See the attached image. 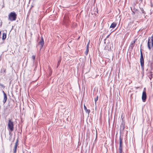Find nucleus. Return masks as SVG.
I'll return each instance as SVG.
<instances>
[{
	"mask_svg": "<svg viewBox=\"0 0 153 153\" xmlns=\"http://www.w3.org/2000/svg\"><path fill=\"white\" fill-rule=\"evenodd\" d=\"M23 153H24L23 152Z\"/></svg>",
	"mask_w": 153,
	"mask_h": 153,
	"instance_id": "28",
	"label": "nucleus"
},
{
	"mask_svg": "<svg viewBox=\"0 0 153 153\" xmlns=\"http://www.w3.org/2000/svg\"><path fill=\"white\" fill-rule=\"evenodd\" d=\"M141 10L143 13L144 14L146 13L144 11L143 9V8L141 9Z\"/></svg>",
	"mask_w": 153,
	"mask_h": 153,
	"instance_id": "23",
	"label": "nucleus"
},
{
	"mask_svg": "<svg viewBox=\"0 0 153 153\" xmlns=\"http://www.w3.org/2000/svg\"><path fill=\"white\" fill-rule=\"evenodd\" d=\"M98 96H97L94 99V100H95V103L96 104V102L98 100Z\"/></svg>",
	"mask_w": 153,
	"mask_h": 153,
	"instance_id": "21",
	"label": "nucleus"
},
{
	"mask_svg": "<svg viewBox=\"0 0 153 153\" xmlns=\"http://www.w3.org/2000/svg\"><path fill=\"white\" fill-rule=\"evenodd\" d=\"M88 44L87 45V48L85 51L86 54H87L88 52Z\"/></svg>",
	"mask_w": 153,
	"mask_h": 153,
	"instance_id": "18",
	"label": "nucleus"
},
{
	"mask_svg": "<svg viewBox=\"0 0 153 153\" xmlns=\"http://www.w3.org/2000/svg\"><path fill=\"white\" fill-rule=\"evenodd\" d=\"M151 40L149 38L148 42V46L149 50H150L153 46V34L151 37Z\"/></svg>",
	"mask_w": 153,
	"mask_h": 153,
	"instance_id": "3",
	"label": "nucleus"
},
{
	"mask_svg": "<svg viewBox=\"0 0 153 153\" xmlns=\"http://www.w3.org/2000/svg\"><path fill=\"white\" fill-rule=\"evenodd\" d=\"M125 124L124 123H123L121 124L120 127V130H123L125 128Z\"/></svg>",
	"mask_w": 153,
	"mask_h": 153,
	"instance_id": "13",
	"label": "nucleus"
},
{
	"mask_svg": "<svg viewBox=\"0 0 153 153\" xmlns=\"http://www.w3.org/2000/svg\"><path fill=\"white\" fill-rule=\"evenodd\" d=\"M61 59H60L58 61V62H57V67L58 68L59 66V65H60V62H61Z\"/></svg>",
	"mask_w": 153,
	"mask_h": 153,
	"instance_id": "19",
	"label": "nucleus"
},
{
	"mask_svg": "<svg viewBox=\"0 0 153 153\" xmlns=\"http://www.w3.org/2000/svg\"><path fill=\"white\" fill-rule=\"evenodd\" d=\"M2 92L3 93L4 95V94H6L3 90H2Z\"/></svg>",
	"mask_w": 153,
	"mask_h": 153,
	"instance_id": "26",
	"label": "nucleus"
},
{
	"mask_svg": "<svg viewBox=\"0 0 153 153\" xmlns=\"http://www.w3.org/2000/svg\"><path fill=\"white\" fill-rule=\"evenodd\" d=\"M140 62L141 68L143 70L144 68V60L143 53L141 49L140 51Z\"/></svg>",
	"mask_w": 153,
	"mask_h": 153,
	"instance_id": "2",
	"label": "nucleus"
},
{
	"mask_svg": "<svg viewBox=\"0 0 153 153\" xmlns=\"http://www.w3.org/2000/svg\"><path fill=\"white\" fill-rule=\"evenodd\" d=\"M41 40L38 43V45L40 44L41 45L40 49V50L42 48L44 45V41L43 37L41 36Z\"/></svg>",
	"mask_w": 153,
	"mask_h": 153,
	"instance_id": "6",
	"label": "nucleus"
},
{
	"mask_svg": "<svg viewBox=\"0 0 153 153\" xmlns=\"http://www.w3.org/2000/svg\"><path fill=\"white\" fill-rule=\"evenodd\" d=\"M7 100V96L6 94H4V99L3 101V103L4 104L6 102Z\"/></svg>",
	"mask_w": 153,
	"mask_h": 153,
	"instance_id": "11",
	"label": "nucleus"
},
{
	"mask_svg": "<svg viewBox=\"0 0 153 153\" xmlns=\"http://www.w3.org/2000/svg\"><path fill=\"white\" fill-rule=\"evenodd\" d=\"M135 41L133 42L130 45V47L132 49L133 48V47L134 46V44L135 43Z\"/></svg>",
	"mask_w": 153,
	"mask_h": 153,
	"instance_id": "17",
	"label": "nucleus"
},
{
	"mask_svg": "<svg viewBox=\"0 0 153 153\" xmlns=\"http://www.w3.org/2000/svg\"><path fill=\"white\" fill-rule=\"evenodd\" d=\"M8 126L10 130L12 131L14 129V124L13 122L10 120L8 121Z\"/></svg>",
	"mask_w": 153,
	"mask_h": 153,
	"instance_id": "4",
	"label": "nucleus"
},
{
	"mask_svg": "<svg viewBox=\"0 0 153 153\" xmlns=\"http://www.w3.org/2000/svg\"><path fill=\"white\" fill-rule=\"evenodd\" d=\"M63 22L66 25H67V24L69 22V18L67 16L65 15L64 17Z\"/></svg>",
	"mask_w": 153,
	"mask_h": 153,
	"instance_id": "7",
	"label": "nucleus"
},
{
	"mask_svg": "<svg viewBox=\"0 0 153 153\" xmlns=\"http://www.w3.org/2000/svg\"><path fill=\"white\" fill-rule=\"evenodd\" d=\"M117 23L115 22H113L111 24L110 27V28H114L117 25Z\"/></svg>",
	"mask_w": 153,
	"mask_h": 153,
	"instance_id": "10",
	"label": "nucleus"
},
{
	"mask_svg": "<svg viewBox=\"0 0 153 153\" xmlns=\"http://www.w3.org/2000/svg\"><path fill=\"white\" fill-rule=\"evenodd\" d=\"M109 36V35H108V36H107V37H108Z\"/></svg>",
	"mask_w": 153,
	"mask_h": 153,
	"instance_id": "27",
	"label": "nucleus"
},
{
	"mask_svg": "<svg viewBox=\"0 0 153 153\" xmlns=\"http://www.w3.org/2000/svg\"><path fill=\"white\" fill-rule=\"evenodd\" d=\"M152 75H153V74H152V72H150L148 74V77H149V78L151 80L152 79V78L153 77Z\"/></svg>",
	"mask_w": 153,
	"mask_h": 153,
	"instance_id": "14",
	"label": "nucleus"
},
{
	"mask_svg": "<svg viewBox=\"0 0 153 153\" xmlns=\"http://www.w3.org/2000/svg\"><path fill=\"white\" fill-rule=\"evenodd\" d=\"M84 108L86 113H88V114L90 112V110L89 109H87L86 106H85V104L84 105Z\"/></svg>",
	"mask_w": 153,
	"mask_h": 153,
	"instance_id": "12",
	"label": "nucleus"
},
{
	"mask_svg": "<svg viewBox=\"0 0 153 153\" xmlns=\"http://www.w3.org/2000/svg\"><path fill=\"white\" fill-rule=\"evenodd\" d=\"M18 145V140H16V143H15V146L17 147Z\"/></svg>",
	"mask_w": 153,
	"mask_h": 153,
	"instance_id": "22",
	"label": "nucleus"
},
{
	"mask_svg": "<svg viewBox=\"0 0 153 153\" xmlns=\"http://www.w3.org/2000/svg\"><path fill=\"white\" fill-rule=\"evenodd\" d=\"M122 149H119V153H122Z\"/></svg>",
	"mask_w": 153,
	"mask_h": 153,
	"instance_id": "25",
	"label": "nucleus"
},
{
	"mask_svg": "<svg viewBox=\"0 0 153 153\" xmlns=\"http://www.w3.org/2000/svg\"><path fill=\"white\" fill-rule=\"evenodd\" d=\"M17 146H15L14 147V152H13V153H16V150H17Z\"/></svg>",
	"mask_w": 153,
	"mask_h": 153,
	"instance_id": "20",
	"label": "nucleus"
},
{
	"mask_svg": "<svg viewBox=\"0 0 153 153\" xmlns=\"http://www.w3.org/2000/svg\"><path fill=\"white\" fill-rule=\"evenodd\" d=\"M147 97L145 91H143V92L142 97V100L143 102H145L146 100Z\"/></svg>",
	"mask_w": 153,
	"mask_h": 153,
	"instance_id": "5",
	"label": "nucleus"
},
{
	"mask_svg": "<svg viewBox=\"0 0 153 153\" xmlns=\"http://www.w3.org/2000/svg\"><path fill=\"white\" fill-rule=\"evenodd\" d=\"M36 56L35 55H33L32 56V58L33 60H34L35 59Z\"/></svg>",
	"mask_w": 153,
	"mask_h": 153,
	"instance_id": "24",
	"label": "nucleus"
},
{
	"mask_svg": "<svg viewBox=\"0 0 153 153\" xmlns=\"http://www.w3.org/2000/svg\"><path fill=\"white\" fill-rule=\"evenodd\" d=\"M120 140V146L119 147V149H122V139L121 138V135L119 137Z\"/></svg>",
	"mask_w": 153,
	"mask_h": 153,
	"instance_id": "8",
	"label": "nucleus"
},
{
	"mask_svg": "<svg viewBox=\"0 0 153 153\" xmlns=\"http://www.w3.org/2000/svg\"><path fill=\"white\" fill-rule=\"evenodd\" d=\"M1 72L3 74L5 75L6 73L5 70L4 68L2 69L1 70Z\"/></svg>",
	"mask_w": 153,
	"mask_h": 153,
	"instance_id": "16",
	"label": "nucleus"
},
{
	"mask_svg": "<svg viewBox=\"0 0 153 153\" xmlns=\"http://www.w3.org/2000/svg\"><path fill=\"white\" fill-rule=\"evenodd\" d=\"M6 37V33H3L2 34V39L3 40H4Z\"/></svg>",
	"mask_w": 153,
	"mask_h": 153,
	"instance_id": "15",
	"label": "nucleus"
},
{
	"mask_svg": "<svg viewBox=\"0 0 153 153\" xmlns=\"http://www.w3.org/2000/svg\"><path fill=\"white\" fill-rule=\"evenodd\" d=\"M17 17V14L14 12H11L8 16L9 19L11 21L16 20Z\"/></svg>",
	"mask_w": 153,
	"mask_h": 153,
	"instance_id": "1",
	"label": "nucleus"
},
{
	"mask_svg": "<svg viewBox=\"0 0 153 153\" xmlns=\"http://www.w3.org/2000/svg\"><path fill=\"white\" fill-rule=\"evenodd\" d=\"M131 10H132L133 14H136L137 16L138 15V12L137 9L134 8L133 10H132L131 8Z\"/></svg>",
	"mask_w": 153,
	"mask_h": 153,
	"instance_id": "9",
	"label": "nucleus"
}]
</instances>
